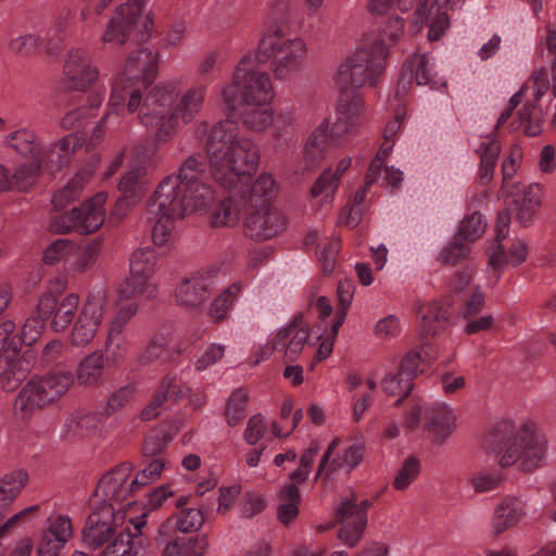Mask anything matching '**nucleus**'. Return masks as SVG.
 Here are the masks:
<instances>
[{
	"label": "nucleus",
	"instance_id": "nucleus-16",
	"mask_svg": "<svg viewBox=\"0 0 556 556\" xmlns=\"http://www.w3.org/2000/svg\"><path fill=\"white\" fill-rule=\"evenodd\" d=\"M131 472L132 465L123 463L102 476L94 491L101 505L110 504L114 508V504L125 501L138 490L137 484L132 483Z\"/></svg>",
	"mask_w": 556,
	"mask_h": 556
},
{
	"label": "nucleus",
	"instance_id": "nucleus-30",
	"mask_svg": "<svg viewBox=\"0 0 556 556\" xmlns=\"http://www.w3.org/2000/svg\"><path fill=\"white\" fill-rule=\"evenodd\" d=\"M448 303L432 300L418 306L417 317L420 336L425 339L434 337L448 319Z\"/></svg>",
	"mask_w": 556,
	"mask_h": 556
},
{
	"label": "nucleus",
	"instance_id": "nucleus-24",
	"mask_svg": "<svg viewBox=\"0 0 556 556\" xmlns=\"http://www.w3.org/2000/svg\"><path fill=\"white\" fill-rule=\"evenodd\" d=\"M3 148L24 159V163L38 161L43 141L30 127H20L2 137Z\"/></svg>",
	"mask_w": 556,
	"mask_h": 556
},
{
	"label": "nucleus",
	"instance_id": "nucleus-44",
	"mask_svg": "<svg viewBox=\"0 0 556 556\" xmlns=\"http://www.w3.org/2000/svg\"><path fill=\"white\" fill-rule=\"evenodd\" d=\"M38 161L29 163L30 166H36V178L38 179L41 170L56 172L68 163V157L61 150L59 144L53 141L49 144L42 143Z\"/></svg>",
	"mask_w": 556,
	"mask_h": 556
},
{
	"label": "nucleus",
	"instance_id": "nucleus-48",
	"mask_svg": "<svg viewBox=\"0 0 556 556\" xmlns=\"http://www.w3.org/2000/svg\"><path fill=\"white\" fill-rule=\"evenodd\" d=\"M205 164L200 154H192L179 167L178 174H174L178 179V189L204 184L200 178L204 174Z\"/></svg>",
	"mask_w": 556,
	"mask_h": 556
},
{
	"label": "nucleus",
	"instance_id": "nucleus-15",
	"mask_svg": "<svg viewBox=\"0 0 556 556\" xmlns=\"http://www.w3.org/2000/svg\"><path fill=\"white\" fill-rule=\"evenodd\" d=\"M78 304L79 298L75 293L62 295L60 291L49 290L40 296L37 313L51 318L50 327L53 331L62 332L73 321Z\"/></svg>",
	"mask_w": 556,
	"mask_h": 556
},
{
	"label": "nucleus",
	"instance_id": "nucleus-50",
	"mask_svg": "<svg viewBox=\"0 0 556 556\" xmlns=\"http://www.w3.org/2000/svg\"><path fill=\"white\" fill-rule=\"evenodd\" d=\"M28 475L16 470L0 478V508L11 503L26 483Z\"/></svg>",
	"mask_w": 556,
	"mask_h": 556
},
{
	"label": "nucleus",
	"instance_id": "nucleus-2",
	"mask_svg": "<svg viewBox=\"0 0 556 556\" xmlns=\"http://www.w3.org/2000/svg\"><path fill=\"white\" fill-rule=\"evenodd\" d=\"M214 200L215 193L208 184L178 189V179L174 174L164 177L149 198L143 214L154 244L166 245L176 219L206 210Z\"/></svg>",
	"mask_w": 556,
	"mask_h": 556
},
{
	"label": "nucleus",
	"instance_id": "nucleus-63",
	"mask_svg": "<svg viewBox=\"0 0 556 556\" xmlns=\"http://www.w3.org/2000/svg\"><path fill=\"white\" fill-rule=\"evenodd\" d=\"M100 254V244L98 242H92L83 249H80L75 260L72 263V267L76 271H85L89 268H91Z\"/></svg>",
	"mask_w": 556,
	"mask_h": 556
},
{
	"label": "nucleus",
	"instance_id": "nucleus-3",
	"mask_svg": "<svg viewBox=\"0 0 556 556\" xmlns=\"http://www.w3.org/2000/svg\"><path fill=\"white\" fill-rule=\"evenodd\" d=\"M205 94V86L192 87L174 104L176 100L174 84H159L146 94L138 118L147 129L154 132L156 143L169 142L178 131L179 122L188 124L201 112Z\"/></svg>",
	"mask_w": 556,
	"mask_h": 556
},
{
	"label": "nucleus",
	"instance_id": "nucleus-32",
	"mask_svg": "<svg viewBox=\"0 0 556 556\" xmlns=\"http://www.w3.org/2000/svg\"><path fill=\"white\" fill-rule=\"evenodd\" d=\"M106 365L103 351L96 350L78 362L74 379L81 387H97L103 380Z\"/></svg>",
	"mask_w": 556,
	"mask_h": 556
},
{
	"label": "nucleus",
	"instance_id": "nucleus-64",
	"mask_svg": "<svg viewBox=\"0 0 556 556\" xmlns=\"http://www.w3.org/2000/svg\"><path fill=\"white\" fill-rule=\"evenodd\" d=\"M46 319L47 318L42 317L40 314H38V316H31L27 318L21 329V341L27 345L35 343L45 330Z\"/></svg>",
	"mask_w": 556,
	"mask_h": 556
},
{
	"label": "nucleus",
	"instance_id": "nucleus-38",
	"mask_svg": "<svg viewBox=\"0 0 556 556\" xmlns=\"http://www.w3.org/2000/svg\"><path fill=\"white\" fill-rule=\"evenodd\" d=\"M144 545L138 535L132 536L129 531L121 532L108 544L99 556H143Z\"/></svg>",
	"mask_w": 556,
	"mask_h": 556
},
{
	"label": "nucleus",
	"instance_id": "nucleus-52",
	"mask_svg": "<svg viewBox=\"0 0 556 556\" xmlns=\"http://www.w3.org/2000/svg\"><path fill=\"white\" fill-rule=\"evenodd\" d=\"M340 182V175L333 174L331 169L325 170L311 189L313 198L321 197V205L328 204Z\"/></svg>",
	"mask_w": 556,
	"mask_h": 556
},
{
	"label": "nucleus",
	"instance_id": "nucleus-13",
	"mask_svg": "<svg viewBox=\"0 0 556 556\" xmlns=\"http://www.w3.org/2000/svg\"><path fill=\"white\" fill-rule=\"evenodd\" d=\"M220 275L218 268H208L182 278L175 288L176 302L185 307L201 305L220 282Z\"/></svg>",
	"mask_w": 556,
	"mask_h": 556
},
{
	"label": "nucleus",
	"instance_id": "nucleus-18",
	"mask_svg": "<svg viewBox=\"0 0 556 556\" xmlns=\"http://www.w3.org/2000/svg\"><path fill=\"white\" fill-rule=\"evenodd\" d=\"M309 337V329L303 316L298 314L280 327L271 340V349L283 351L288 359H295L302 353Z\"/></svg>",
	"mask_w": 556,
	"mask_h": 556
},
{
	"label": "nucleus",
	"instance_id": "nucleus-54",
	"mask_svg": "<svg viewBox=\"0 0 556 556\" xmlns=\"http://www.w3.org/2000/svg\"><path fill=\"white\" fill-rule=\"evenodd\" d=\"M43 531L51 535V538L60 539L66 545L74 534L72 519L66 515L50 516L47 519Z\"/></svg>",
	"mask_w": 556,
	"mask_h": 556
},
{
	"label": "nucleus",
	"instance_id": "nucleus-31",
	"mask_svg": "<svg viewBox=\"0 0 556 556\" xmlns=\"http://www.w3.org/2000/svg\"><path fill=\"white\" fill-rule=\"evenodd\" d=\"M36 168L29 163H20L11 169L0 163V193L29 190L37 182Z\"/></svg>",
	"mask_w": 556,
	"mask_h": 556
},
{
	"label": "nucleus",
	"instance_id": "nucleus-41",
	"mask_svg": "<svg viewBox=\"0 0 556 556\" xmlns=\"http://www.w3.org/2000/svg\"><path fill=\"white\" fill-rule=\"evenodd\" d=\"M244 211V202L239 197H229L222 201L212 215L214 227H232L240 219L241 211Z\"/></svg>",
	"mask_w": 556,
	"mask_h": 556
},
{
	"label": "nucleus",
	"instance_id": "nucleus-59",
	"mask_svg": "<svg viewBox=\"0 0 556 556\" xmlns=\"http://www.w3.org/2000/svg\"><path fill=\"white\" fill-rule=\"evenodd\" d=\"M165 468V460L162 457H155L148 460L146 466L132 478V483L138 489L154 482L160 478Z\"/></svg>",
	"mask_w": 556,
	"mask_h": 556
},
{
	"label": "nucleus",
	"instance_id": "nucleus-34",
	"mask_svg": "<svg viewBox=\"0 0 556 556\" xmlns=\"http://www.w3.org/2000/svg\"><path fill=\"white\" fill-rule=\"evenodd\" d=\"M157 293L159 286L155 278L131 275V273L117 288V295L121 300H129L131 298L151 300L156 298Z\"/></svg>",
	"mask_w": 556,
	"mask_h": 556
},
{
	"label": "nucleus",
	"instance_id": "nucleus-45",
	"mask_svg": "<svg viewBox=\"0 0 556 556\" xmlns=\"http://www.w3.org/2000/svg\"><path fill=\"white\" fill-rule=\"evenodd\" d=\"M157 255L151 248H140L132 252L129 260V273L155 278Z\"/></svg>",
	"mask_w": 556,
	"mask_h": 556
},
{
	"label": "nucleus",
	"instance_id": "nucleus-36",
	"mask_svg": "<svg viewBox=\"0 0 556 556\" xmlns=\"http://www.w3.org/2000/svg\"><path fill=\"white\" fill-rule=\"evenodd\" d=\"M204 523L203 511L199 508H184L177 514L167 518L161 526L160 532L166 533L170 529H175L182 533L198 531Z\"/></svg>",
	"mask_w": 556,
	"mask_h": 556
},
{
	"label": "nucleus",
	"instance_id": "nucleus-56",
	"mask_svg": "<svg viewBox=\"0 0 556 556\" xmlns=\"http://www.w3.org/2000/svg\"><path fill=\"white\" fill-rule=\"evenodd\" d=\"M100 424V419L94 413H76L66 420L68 431L74 434H85L96 430Z\"/></svg>",
	"mask_w": 556,
	"mask_h": 556
},
{
	"label": "nucleus",
	"instance_id": "nucleus-29",
	"mask_svg": "<svg viewBox=\"0 0 556 556\" xmlns=\"http://www.w3.org/2000/svg\"><path fill=\"white\" fill-rule=\"evenodd\" d=\"M106 200L108 193L101 191L86 201L81 206L75 207L78 232L92 233L104 224L106 216L104 204Z\"/></svg>",
	"mask_w": 556,
	"mask_h": 556
},
{
	"label": "nucleus",
	"instance_id": "nucleus-10",
	"mask_svg": "<svg viewBox=\"0 0 556 556\" xmlns=\"http://www.w3.org/2000/svg\"><path fill=\"white\" fill-rule=\"evenodd\" d=\"M74 376L70 371L49 372L30 379L15 400V409L28 418L36 409L60 399L71 389Z\"/></svg>",
	"mask_w": 556,
	"mask_h": 556
},
{
	"label": "nucleus",
	"instance_id": "nucleus-35",
	"mask_svg": "<svg viewBox=\"0 0 556 556\" xmlns=\"http://www.w3.org/2000/svg\"><path fill=\"white\" fill-rule=\"evenodd\" d=\"M146 169L135 166L127 170L118 182L121 195L130 200V204H138L143 198L149 184L144 179Z\"/></svg>",
	"mask_w": 556,
	"mask_h": 556
},
{
	"label": "nucleus",
	"instance_id": "nucleus-53",
	"mask_svg": "<svg viewBox=\"0 0 556 556\" xmlns=\"http://www.w3.org/2000/svg\"><path fill=\"white\" fill-rule=\"evenodd\" d=\"M249 392L244 389L233 391L228 397L225 416L229 426L238 425L245 415Z\"/></svg>",
	"mask_w": 556,
	"mask_h": 556
},
{
	"label": "nucleus",
	"instance_id": "nucleus-14",
	"mask_svg": "<svg viewBox=\"0 0 556 556\" xmlns=\"http://www.w3.org/2000/svg\"><path fill=\"white\" fill-rule=\"evenodd\" d=\"M367 501H358L354 495L342 498L336 508V520L340 523L339 539L349 546H355L367 525Z\"/></svg>",
	"mask_w": 556,
	"mask_h": 556
},
{
	"label": "nucleus",
	"instance_id": "nucleus-60",
	"mask_svg": "<svg viewBox=\"0 0 556 556\" xmlns=\"http://www.w3.org/2000/svg\"><path fill=\"white\" fill-rule=\"evenodd\" d=\"M419 472V460L415 457L406 458L394 478V488L397 490L406 489L418 477Z\"/></svg>",
	"mask_w": 556,
	"mask_h": 556
},
{
	"label": "nucleus",
	"instance_id": "nucleus-47",
	"mask_svg": "<svg viewBox=\"0 0 556 556\" xmlns=\"http://www.w3.org/2000/svg\"><path fill=\"white\" fill-rule=\"evenodd\" d=\"M104 359L109 366L121 364L127 354V342L123 331L117 328L108 327L106 339L104 343Z\"/></svg>",
	"mask_w": 556,
	"mask_h": 556
},
{
	"label": "nucleus",
	"instance_id": "nucleus-17",
	"mask_svg": "<svg viewBox=\"0 0 556 556\" xmlns=\"http://www.w3.org/2000/svg\"><path fill=\"white\" fill-rule=\"evenodd\" d=\"M345 136L329 118H324L308 135L304 156L312 163L319 162L337 149Z\"/></svg>",
	"mask_w": 556,
	"mask_h": 556
},
{
	"label": "nucleus",
	"instance_id": "nucleus-58",
	"mask_svg": "<svg viewBox=\"0 0 556 556\" xmlns=\"http://www.w3.org/2000/svg\"><path fill=\"white\" fill-rule=\"evenodd\" d=\"M404 31V21L403 18L396 16L389 18L384 26L381 29V33L379 35V38L375 41H367L370 46H377V45H386L388 50L390 49L391 45L395 42Z\"/></svg>",
	"mask_w": 556,
	"mask_h": 556
},
{
	"label": "nucleus",
	"instance_id": "nucleus-62",
	"mask_svg": "<svg viewBox=\"0 0 556 556\" xmlns=\"http://www.w3.org/2000/svg\"><path fill=\"white\" fill-rule=\"evenodd\" d=\"M169 343V333H157L153 336L143 353L144 361L152 362L159 358H166Z\"/></svg>",
	"mask_w": 556,
	"mask_h": 556
},
{
	"label": "nucleus",
	"instance_id": "nucleus-40",
	"mask_svg": "<svg viewBox=\"0 0 556 556\" xmlns=\"http://www.w3.org/2000/svg\"><path fill=\"white\" fill-rule=\"evenodd\" d=\"M242 294V283L235 281L225 289L213 300L210 314L215 320L224 319L228 316L229 312L233 308L235 304Z\"/></svg>",
	"mask_w": 556,
	"mask_h": 556
},
{
	"label": "nucleus",
	"instance_id": "nucleus-7",
	"mask_svg": "<svg viewBox=\"0 0 556 556\" xmlns=\"http://www.w3.org/2000/svg\"><path fill=\"white\" fill-rule=\"evenodd\" d=\"M262 64L254 51L242 55L232 75L231 83L220 90L223 103L228 112L237 109L242 102L247 106L269 105L275 97L273 83L264 71L256 70Z\"/></svg>",
	"mask_w": 556,
	"mask_h": 556
},
{
	"label": "nucleus",
	"instance_id": "nucleus-28",
	"mask_svg": "<svg viewBox=\"0 0 556 556\" xmlns=\"http://www.w3.org/2000/svg\"><path fill=\"white\" fill-rule=\"evenodd\" d=\"M364 119V103L354 92H341L337 103V118L333 124L346 136Z\"/></svg>",
	"mask_w": 556,
	"mask_h": 556
},
{
	"label": "nucleus",
	"instance_id": "nucleus-5",
	"mask_svg": "<svg viewBox=\"0 0 556 556\" xmlns=\"http://www.w3.org/2000/svg\"><path fill=\"white\" fill-rule=\"evenodd\" d=\"M511 429L508 421H504L492 429L483 440V448L488 453H501L498 464L501 467L518 466L522 470H533L543 465L548 441L540 433L536 426L523 422L514 433L513 438L503 444L500 433H507Z\"/></svg>",
	"mask_w": 556,
	"mask_h": 556
},
{
	"label": "nucleus",
	"instance_id": "nucleus-43",
	"mask_svg": "<svg viewBox=\"0 0 556 556\" xmlns=\"http://www.w3.org/2000/svg\"><path fill=\"white\" fill-rule=\"evenodd\" d=\"M91 179V170H78L67 184L59 190L52 198L55 207L63 208L65 205L75 201L83 189Z\"/></svg>",
	"mask_w": 556,
	"mask_h": 556
},
{
	"label": "nucleus",
	"instance_id": "nucleus-9",
	"mask_svg": "<svg viewBox=\"0 0 556 556\" xmlns=\"http://www.w3.org/2000/svg\"><path fill=\"white\" fill-rule=\"evenodd\" d=\"M148 0H127L117 7L102 35V41L121 47L129 41L146 40L153 25L146 10Z\"/></svg>",
	"mask_w": 556,
	"mask_h": 556
},
{
	"label": "nucleus",
	"instance_id": "nucleus-21",
	"mask_svg": "<svg viewBox=\"0 0 556 556\" xmlns=\"http://www.w3.org/2000/svg\"><path fill=\"white\" fill-rule=\"evenodd\" d=\"M338 444L339 439H333L328 445L318 464L315 479H318L323 472H326V476L338 473L342 469L350 472L362 463L365 446L363 443L356 442L345 448L342 455L336 456L328 465Z\"/></svg>",
	"mask_w": 556,
	"mask_h": 556
},
{
	"label": "nucleus",
	"instance_id": "nucleus-57",
	"mask_svg": "<svg viewBox=\"0 0 556 556\" xmlns=\"http://www.w3.org/2000/svg\"><path fill=\"white\" fill-rule=\"evenodd\" d=\"M319 452V445L316 442H312L309 446L300 456L299 467L290 473V480L294 482H304L307 480L312 465Z\"/></svg>",
	"mask_w": 556,
	"mask_h": 556
},
{
	"label": "nucleus",
	"instance_id": "nucleus-61",
	"mask_svg": "<svg viewBox=\"0 0 556 556\" xmlns=\"http://www.w3.org/2000/svg\"><path fill=\"white\" fill-rule=\"evenodd\" d=\"M268 430V422L262 414H254L247 422L243 439L249 445H256Z\"/></svg>",
	"mask_w": 556,
	"mask_h": 556
},
{
	"label": "nucleus",
	"instance_id": "nucleus-19",
	"mask_svg": "<svg viewBox=\"0 0 556 556\" xmlns=\"http://www.w3.org/2000/svg\"><path fill=\"white\" fill-rule=\"evenodd\" d=\"M465 0H433L431 7L427 3L421 4L417 13V22H427L429 26L428 39L431 41L440 40L450 28V17L447 10H460Z\"/></svg>",
	"mask_w": 556,
	"mask_h": 556
},
{
	"label": "nucleus",
	"instance_id": "nucleus-6",
	"mask_svg": "<svg viewBox=\"0 0 556 556\" xmlns=\"http://www.w3.org/2000/svg\"><path fill=\"white\" fill-rule=\"evenodd\" d=\"M253 51L262 64L273 59L270 70L276 79L290 80L303 70L307 48L301 37H288L282 25L271 23L267 17L257 48Z\"/></svg>",
	"mask_w": 556,
	"mask_h": 556
},
{
	"label": "nucleus",
	"instance_id": "nucleus-33",
	"mask_svg": "<svg viewBox=\"0 0 556 556\" xmlns=\"http://www.w3.org/2000/svg\"><path fill=\"white\" fill-rule=\"evenodd\" d=\"M542 193L543 187L540 184H530L518 198L508 201L514 217L522 224L530 222L541 205Z\"/></svg>",
	"mask_w": 556,
	"mask_h": 556
},
{
	"label": "nucleus",
	"instance_id": "nucleus-25",
	"mask_svg": "<svg viewBox=\"0 0 556 556\" xmlns=\"http://www.w3.org/2000/svg\"><path fill=\"white\" fill-rule=\"evenodd\" d=\"M30 370V357L16 351L0 355V386L7 391L15 390Z\"/></svg>",
	"mask_w": 556,
	"mask_h": 556
},
{
	"label": "nucleus",
	"instance_id": "nucleus-22",
	"mask_svg": "<svg viewBox=\"0 0 556 556\" xmlns=\"http://www.w3.org/2000/svg\"><path fill=\"white\" fill-rule=\"evenodd\" d=\"M115 509L110 504L94 508L83 530L84 542L92 548L104 544L114 532Z\"/></svg>",
	"mask_w": 556,
	"mask_h": 556
},
{
	"label": "nucleus",
	"instance_id": "nucleus-11",
	"mask_svg": "<svg viewBox=\"0 0 556 556\" xmlns=\"http://www.w3.org/2000/svg\"><path fill=\"white\" fill-rule=\"evenodd\" d=\"M288 215L271 203L245 205L243 232L255 241H266L287 229Z\"/></svg>",
	"mask_w": 556,
	"mask_h": 556
},
{
	"label": "nucleus",
	"instance_id": "nucleus-46",
	"mask_svg": "<svg viewBox=\"0 0 556 556\" xmlns=\"http://www.w3.org/2000/svg\"><path fill=\"white\" fill-rule=\"evenodd\" d=\"M501 153V144L494 139H488L480 146L479 178L482 184H489L494 176V169Z\"/></svg>",
	"mask_w": 556,
	"mask_h": 556
},
{
	"label": "nucleus",
	"instance_id": "nucleus-37",
	"mask_svg": "<svg viewBox=\"0 0 556 556\" xmlns=\"http://www.w3.org/2000/svg\"><path fill=\"white\" fill-rule=\"evenodd\" d=\"M105 96V89L100 88L91 93L88 100V106L77 108L67 112L60 121V126L63 129H72L80 126L86 119L96 115L97 110L101 106Z\"/></svg>",
	"mask_w": 556,
	"mask_h": 556
},
{
	"label": "nucleus",
	"instance_id": "nucleus-4",
	"mask_svg": "<svg viewBox=\"0 0 556 556\" xmlns=\"http://www.w3.org/2000/svg\"><path fill=\"white\" fill-rule=\"evenodd\" d=\"M157 66V52L147 48L128 55L123 70L112 80L106 112L94 127L89 144H96L108 127L117 126L125 110L128 113L140 111L144 99L142 89L154 77Z\"/></svg>",
	"mask_w": 556,
	"mask_h": 556
},
{
	"label": "nucleus",
	"instance_id": "nucleus-20",
	"mask_svg": "<svg viewBox=\"0 0 556 556\" xmlns=\"http://www.w3.org/2000/svg\"><path fill=\"white\" fill-rule=\"evenodd\" d=\"M103 319V305L88 301L80 309L71 330V343L77 348L89 345L96 338Z\"/></svg>",
	"mask_w": 556,
	"mask_h": 556
},
{
	"label": "nucleus",
	"instance_id": "nucleus-51",
	"mask_svg": "<svg viewBox=\"0 0 556 556\" xmlns=\"http://www.w3.org/2000/svg\"><path fill=\"white\" fill-rule=\"evenodd\" d=\"M262 109H253L249 106L242 114V123L254 132L266 130L274 123V110L268 105Z\"/></svg>",
	"mask_w": 556,
	"mask_h": 556
},
{
	"label": "nucleus",
	"instance_id": "nucleus-39",
	"mask_svg": "<svg viewBox=\"0 0 556 556\" xmlns=\"http://www.w3.org/2000/svg\"><path fill=\"white\" fill-rule=\"evenodd\" d=\"M525 103L518 111L517 124L528 136H536L542 131L544 114L533 99L525 98Z\"/></svg>",
	"mask_w": 556,
	"mask_h": 556
},
{
	"label": "nucleus",
	"instance_id": "nucleus-8",
	"mask_svg": "<svg viewBox=\"0 0 556 556\" xmlns=\"http://www.w3.org/2000/svg\"><path fill=\"white\" fill-rule=\"evenodd\" d=\"M387 58L386 45L362 43L340 63L332 77L336 87L340 92H354L367 84H374L383 73Z\"/></svg>",
	"mask_w": 556,
	"mask_h": 556
},
{
	"label": "nucleus",
	"instance_id": "nucleus-55",
	"mask_svg": "<svg viewBox=\"0 0 556 556\" xmlns=\"http://www.w3.org/2000/svg\"><path fill=\"white\" fill-rule=\"evenodd\" d=\"M486 223L480 213H472L465 216L460 223L458 235L468 241L478 239L484 232Z\"/></svg>",
	"mask_w": 556,
	"mask_h": 556
},
{
	"label": "nucleus",
	"instance_id": "nucleus-23",
	"mask_svg": "<svg viewBox=\"0 0 556 556\" xmlns=\"http://www.w3.org/2000/svg\"><path fill=\"white\" fill-rule=\"evenodd\" d=\"M457 416L447 403H434L427 409L425 429L432 442L444 444L456 429Z\"/></svg>",
	"mask_w": 556,
	"mask_h": 556
},
{
	"label": "nucleus",
	"instance_id": "nucleus-49",
	"mask_svg": "<svg viewBox=\"0 0 556 556\" xmlns=\"http://www.w3.org/2000/svg\"><path fill=\"white\" fill-rule=\"evenodd\" d=\"M383 371L384 374L380 381L381 388L390 396H400L401 399L395 402V405H400L402 399L412 392L414 383L408 378L402 376L397 369L391 371L386 367Z\"/></svg>",
	"mask_w": 556,
	"mask_h": 556
},
{
	"label": "nucleus",
	"instance_id": "nucleus-26",
	"mask_svg": "<svg viewBox=\"0 0 556 556\" xmlns=\"http://www.w3.org/2000/svg\"><path fill=\"white\" fill-rule=\"evenodd\" d=\"M435 74L431 56L428 54L415 55L407 65H404L400 83L404 91L406 85H410L413 80L418 86H429L431 89L445 86L443 80L435 78Z\"/></svg>",
	"mask_w": 556,
	"mask_h": 556
},
{
	"label": "nucleus",
	"instance_id": "nucleus-42",
	"mask_svg": "<svg viewBox=\"0 0 556 556\" xmlns=\"http://www.w3.org/2000/svg\"><path fill=\"white\" fill-rule=\"evenodd\" d=\"M208 547L206 536H193L168 542L162 556H203Z\"/></svg>",
	"mask_w": 556,
	"mask_h": 556
},
{
	"label": "nucleus",
	"instance_id": "nucleus-27",
	"mask_svg": "<svg viewBox=\"0 0 556 556\" xmlns=\"http://www.w3.org/2000/svg\"><path fill=\"white\" fill-rule=\"evenodd\" d=\"M526 502L521 497H505L494 509L490 534L497 536L519 523L526 516Z\"/></svg>",
	"mask_w": 556,
	"mask_h": 556
},
{
	"label": "nucleus",
	"instance_id": "nucleus-12",
	"mask_svg": "<svg viewBox=\"0 0 556 556\" xmlns=\"http://www.w3.org/2000/svg\"><path fill=\"white\" fill-rule=\"evenodd\" d=\"M99 78V70L91 54L81 47L70 49L63 61L60 88L65 91H85Z\"/></svg>",
	"mask_w": 556,
	"mask_h": 556
},
{
	"label": "nucleus",
	"instance_id": "nucleus-1",
	"mask_svg": "<svg viewBox=\"0 0 556 556\" xmlns=\"http://www.w3.org/2000/svg\"><path fill=\"white\" fill-rule=\"evenodd\" d=\"M210 173L225 190L233 191L245 205L271 203L279 192V184L269 172L252 179L261 153L255 142L239 131L236 121L220 119L206 140Z\"/></svg>",
	"mask_w": 556,
	"mask_h": 556
}]
</instances>
